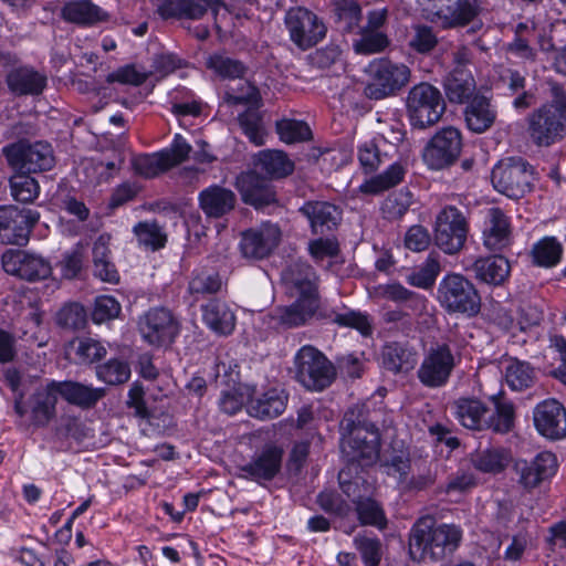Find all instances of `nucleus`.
<instances>
[{"label": "nucleus", "instance_id": "nucleus-43", "mask_svg": "<svg viewBox=\"0 0 566 566\" xmlns=\"http://www.w3.org/2000/svg\"><path fill=\"white\" fill-rule=\"evenodd\" d=\"M258 166L272 178H282L293 172L294 164L281 150H263L258 156Z\"/></svg>", "mask_w": 566, "mask_h": 566}, {"label": "nucleus", "instance_id": "nucleus-22", "mask_svg": "<svg viewBox=\"0 0 566 566\" xmlns=\"http://www.w3.org/2000/svg\"><path fill=\"white\" fill-rule=\"evenodd\" d=\"M283 454L281 447L266 444L240 467L241 476L259 484L273 480L281 471Z\"/></svg>", "mask_w": 566, "mask_h": 566}, {"label": "nucleus", "instance_id": "nucleus-39", "mask_svg": "<svg viewBox=\"0 0 566 566\" xmlns=\"http://www.w3.org/2000/svg\"><path fill=\"white\" fill-rule=\"evenodd\" d=\"M406 167L401 163H394L379 175L365 180L358 191L365 195H378L399 185L406 175Z\"/></svg>", "mask_w": 566, "mask_h": 566}, {"label": "nucleus", "instance_id": "nucleus-54", "mask_svg": "<svg viewBox=\"0 0 566 566\" xmlns=\"http://www.w3.org/2000/svg\"><path fill=\"white\" fill-rule=\"evenodd\" d=\"M532 255L537 265L551 268L559 262L562 245L555 238H544L534 244Z\"/></svg>", "mask_w": 566, "mask_h": 566}, {"label": "nucleus", "instance_id": "nucleus-14", "mask_svg": "<svg viewBox=\"0 0 566 566\" xmlns=\"http://www.w3.org/2000/svg\"><path fill=\"white\" fill-rule=\"evenodd\" d=\"M468 231L469 224L462 211L447 206L436 217L434 243L444 253L455 254L463 248Z\"/></svg>", "mask_w": 566, "mask_h": 566}, {"label": "nucleus", "instance_id": "nucleus-20", "mask_svg": "<svg viewBox=\"0 0 566 566\" xmlns=\"http://www.w3.org/2000/svg\"><path fill=\"white\" fill-rule=\"evenodd\" d=\"M1 262L8 274L30 282L45 280L52 273L51 263L45 258L23 250L6 251Z\"/></svg>", "mask_w": 566, "mask_h": 566}, {"label": "nucleus", "instance_id": "nucleus-50", "mask_svg": "<svg viewBox=\"0 0 566 566\" xmlns=\"http://www.w3.org/2000/svg\"><path fill=\"white\" fill-rule=\"evenodd\" d=\"M353 545L359 553L364 566H379L382 558V544L378 537L357 534Z\"/></svg>", "mask_w": 566, "mask_h": 566}, {"label": "nucleus", "instance_id": "nucleus-52", "mask_svg": "<svg viewBox=\"0 0 566 566\" xmlns=\"http://www.w3.org/2000/svg\"><path fill=\"white\" fill-rule=\"evenodd\" d=\"M388 45L389 39L384 32L366 29H360L359 38L353 42L355 52L365 55L380 53Z\"/></svg>", "mask_w": 566, "mask_h": 566}, {"label": "nucleus", "instance_id": "nucleus-53", "mask_svg": "<svg viewBox=\"0 0 566 566\" xmlns=\"http://www.w3.org/2000/svg\"><path fill=\"white\" fill-rule=\"evenodd\" d=\"M495 406L494 415L489 419V428L499 433H506L513 428L514 407L510 401L503 400L501 397L493 395L491 397Z\"/></svg>", "mask_w": 566, "mask_h": 566}, {"label": "nucleus", "instance_id": "nucleus-5", "mask_svg": "<svg viewBox=\"0 0 566 566\" xmlns=\"http://www.w3.org/2000/svg\"><path fill=\"white\" fill-rule=\"evenodd\" d=\"M366 72L368 82L364 93L370 99H382L395 95L409 83L411 76V71L406 64L384 57L373 60Z\"/></svg>", "mask_w": 566, "mask_h": 566}, {"label": "nucleus", "instance_id": "nucleus-33", "mask_svg": "<svg viewBox=\"0 0 566 566\" xmlns=\"http://www.w3.org/2000/svg\"><path fill=\"white\" fill-rule=\"evenodd\" d=\"M496 109L491 101L482 95H475L464 109V119L470 130L481 134L488 130L496 119Z\"/></svg>", "mask_w": 566, "mask_h": 566}, {"label": "nucleus", "instance_id": "nucleus-63", "mask_svg": "<svg viewBox=\"0 0 566 566\" xmlns=\"http://www.w3.org/2000/svg\"><path fill=\"white\" fill-rule=\"evenodd\" d=\"M438 43V39L431 27L416 24L409 39V46L418 53L430 52Z\"/></svg>", "mask_w": 566, "mask_h": 566}, {"label": "nucleus", "instance_id": "nucleus-11", "mask_svg": "<svg viewBox=\"0 0 566 566\" xmlns=\"http://www.w3.org/2000/svg\"><path fill=\"white\" fill-rule=\"evenodd\" d=\"M407 111L412 126L426 128L439 122L446 111V103L436 86L420 83L408 93Z\"/></svg>", "mask_w": 566, "mask_h": 566}, {"label": "nucleus", "instance_id": "nucleus-8", "mask_svg": "<svg viewBox=\"0 0 566 566\" xmlns=\"http://www.w3.org/2000/svg\"><path fill=\"white\" fill-rule=\"evenodd\" d=\"M533 175V167L525 159L510 157L493 167L491 181L497 192L518 199L531 191Z\"/></svg>", "mask_w": 566, "mask_h": 566}, {"label": "nucleus", "instance_id": "nucleus-16", "mask_svg": "<svg viewBox=\"0 0 566 566\" xmlns=\"http://www.w3.org/2000/svg\"><path fill=\"white\" fill-rule=\"evenodd\" d=\"M39 219L40 213L34 209L0 206V242L24 245Z\"/></svg>", "mask_w": 566, "mask_h": 566}, {"label": "nucleus", "instance_id": "nucleus-25", "mask_svg": "<svg viewBox=\"0 0 566 566\" xmlns=\"http://www.w3.org/2000/svg\"><path fill=\"white\" fill-rule=\"evenodd\" d=\"M219 0H164L158 7V13L164 19H200L209 9L218 14Z\"/></svg>", "mask_w": 566, "mask_h": 566}, {"label": "nucleus", "instance_id": "nucleus-31", "mask_svg": "<svg viewBox=\"0 0 566 566\" xmlns=\"http://www.w3.org/2000/svg\"><path fill=\"white\" fill-rule=\"evenodd\" d=\"M237 186L243 201L255 208H262L275 201V193L270 185L254 172L239 176Z\"/></svg>", "mask_w": 566, "mask_h": 566}, {"label": "nucleus", "instance_id": "nucleus-23", "mask_svg": "<svg viewBox=\"0 0 566 566\" xmlns=\"http://www.w3.org/2000/svg\"><path fill=\"white\" fill-rule=\"evenodd\" d=\"M533 420L541 436L549 440L566 437V409L556 399H546L537 403L533 411Z\"/></svg>", "mask_w": 566, "mask_h": 566}, {"label": "nucleus", "instance_id": "nucleus-49", "mask_svg": "<svg viewBox=\"0 0 566 566\" xmlns=\"http://www.w3.org/2000/svg\"><path fill=\"white\" fill-rule=\"evenodd\" d=\"M357 159L360 169L365 174H371L387 161V154L380 150L375 139H371L358 145Z\"/></svg>", "mask_w": 566, "mask_h": 566}, {"label": "nucleus", "instance_id": "nucleus-37", "mask_svg": "<svg viewBox=\"0 0 566 566\" xmlns=\"http://www.w3.org/2000/svg\"><path fill=\"white\" fill-rule=\"evenodd\" d=\"M315 315L317 318L329 321L339 326L355 328L364 336H368L373 332L368 315L360 312L348 308H345L343 312H338L334 308L321 306V303L318 302V310Z\"/></svg>", "mask_w": 566, "mask_h": 566}, {"label": "nucleus", "instance_id": "nucleus-57", "mask_svg": "<svg viewBox=\"0 0 566 566\" xmlns=\"http://www.w3.org/2000/svg\"><path fill=\"white\" fill-rule=\"evenodd\" d=\"M65 188L66 185L64 182L59 184L57 191L54 195L57 206L69 214L75 217L78 222L87 221L91 214L88 207L75 196L64 193Z\"/></svg>", "mask_w": 566, "mask_h": 566}, {"label": "nucleus", "instance_id": "nucleus-38", "mask_svg": "<svg viewBox=\"0 0 566 566\" xmlns=\"http://www.w3.org/2000/svg\"><path fill=\"white\" fill-rule=\"evenodd\" d=\"M510 222L500 208L488 211V227L484 230V244L490 250H501L510 242Z\"/></svg>", "mask_w": 566, "mask_h": 566}, {"label": "nucleus", "instance_id": "nucleus-28", "mask_svg": "<svg viewBox=\"0 0 566 566\" xmlns=\"http://www.w3.org/2000/svg\"><path fill=\"white\" fill-rule=\"evenodd\" d=\"M300 211L307 218L315 234L336 228L342 219L338 207L326 201H307Z\"/></svg>", "mask_w": 566, "mask_h": 566}, {"label": "nucleus", "instance_id": "nucleus-58", "mask_svg": "<svg viewBox=\"0 0 566 566\" xmlns=\"http://www.w3.org/2000/svg\"><path fill=\"white\" fill-rule=\"evenodd\" d=\"M138 243L153 251L165 247L166 235L161 228L154 222H139L134 227Z\"/></svg>", "mask_w": 566, "mask_h": 566}, {"label": "nucleus", "instance_id": "nucleus-6", "mask_svg": "<svg viewBox=\"0 0 566 566\" xmlns=\"http://www.w3.org/2000/svg\"><path fill=\"white\" fill-rule=\"evenodd\" d=\"M295 378L307 390L322 391L336 378L333 363L311 345L301 347L294 357Z\"/></svg>", "mask_w": 566, "mask_h": 566}, {"label": "nucleus", "instance_id": "nucleus-3", "mask_svg": "<svg viewBox=\"0 0 566 566\" xmlns=\"http://www.w3.org/2000/svg\"><path fill=\"white\" fill-rule=\"evenodd\" d=\"M462 541V530L454 524H440L430 516H422L409 534V554L413 560L440 562L452 555Z\"/></svg>", "mask_w": 566, "mask_h": 566}, {"label": "nucleus", "instance_id": "nucleus-27", "mask_svg": "<svg viewBox=\"0 0 566 566\" xmlns=\"http://www.w3.org/2000/svg\"><path fill=\"white\" fill-rule=\"evenodd\" d=\"M380 358L382 367L392 374H407L417 365V352L408 343H386Z\"/></svg>", "mask_w": 566, "mask_h": 566}, {"label": "nucleus", "instance_id": "nucleus-61", "mask_svg": "<svg viewBox=\"0 0 566 566\" xmlns=\"http://www.w3.org/2000/svg\"><path fill=\"white\" fill-rule=\"evenodd\" d=\"M412 196L409 191L395 192L386 198L381 206L384 216L389 220L401 218L410 208Z\"/></svg>", "mask_w": 566, "mask_h": 566}, {"label": "nucleus", "instance_id": "nucleus-35", "mask_svg": "<svg viewBox=\"0 0 566 566\" xmlns=\"http://www.w3.org/2000/svg\"><path fill=\"white\" fill-rule=\"evenodd\" d=\"M202 319L205 324L219 335H229L235 327L233 311L219 300H212L202 305Z\"/></svg>", "mask_w": 566, "mask_h": 566}, {"label": "nucleus", "instance_id": "nucleus-48", "mask_svg": "<svg viewBox=\"0 0 566 566\" xmlns=\"http://www.w3.org/2000/svg\"><path fill=\"white\" fill-rule=\"evenodd\" d=\"M441 271L439 256L430 253L426 261L407 277L410 285L420 289H430Z\"/></svg>", "mask_w": 566, "mask_h": 566}, {"label": "nucleus", "instance_id": "nucleus-15", "mask_svg": "<svg viewBox=\"0 0 566 566\" xmlns=\"http://www.w3.org/2000/svg\"><path fill=\"white\" fill-rule=\"evenodd\" d=\"M462 149V136L458 128L448 126L438 130L426 145L422 158L432 170L447 168L455 163Z\"/></svg>", "mask_w": 566, "mask_h": 566}, {"label": "nucleus", "instance_id": "nucleus-41", "mask_svg": "<svg viewBox=\"0 0 566 566\" xmlns=\"http://www.w3.org/2000/svg\"><path fill=\"white\" fill-rule=\"evenodd\" d=\"M510 452L504 448H486L471 454L472 465L480 472L496 474L510 462Z\"/></svg>", "mask_w": 566, "mask_h": 566}, {"label": "nucleus", "instance_id": "nucleus-51", "mask_svg": "<svg viewBox=\"0 0 566 566\" xmlns=\"http://www.w3.org/2000/svg\"><path fill=\"white\" fill-rule=\"evenodd\" d=\"M10 189L13 199L22 203H31L40 195L38 181L24 172H18L10 178Z\"/></svg>", "mask_w": 566, "mask_h": 566}, {"label": "nucleus", "instance_id": "nucleus-13", "mask_svg": "<svg viewBox=\"0 0 566 566\" xmlns=\"http://www.w3.org/2000/svg\"><path fill=\"white\" fill-rule=\"evenodd\" d=\"M485 11L482 0H457L437 10H428V19L443 29L469 27V32L476 33L483 27L481 19Z\"/></svg>", "mask_w": 566, "mask_h": 566}, {"label": "nucleus", "instance_id": "nucleus-26", "mask_svg": "<svg viewBox=\"0 0 566 566\" xmlns=\"http://www.w3.org/2000/svg\"><path fill=\"white\" fill-rule=\"evenodd\" d=\"M199 207L208 218H221L233 210L235 193L226 187L212 185L198 195Z\"/></svg>", "mask_w": 566, "mask_h": 566}, {"label": "nucleus", "instance_id": "nucleus-24", "mask_svg": "<svg viewBox=\"0 0 566 566\" xmlns=\"http://www.w3.org/2000/svg\"><path fill=\"white\" fill-rule=\"evenodd\" d=\"M558 461L551 451L539 452L531 462L518 464L520 483L528 490L551 480L557 472Z\"/></svg>", "mask_w": 566, "mask_h": 566}, {"label": "nucleus", "instance_id": "nucleus-56", "mask_svg": "<svg viewBox=\"0 0 566 566\" xmlns=\"http://www.w3.org/2000/svg\"><path fill=\"white\" fill-rule=\"evenodd\" d=\"M276 133L286 144H295L311 139L310 126L303 120L282 119L276 123Z\"/></svg>", "mask_w": 566, "mask_h": 566}, {"label": "nucleus", "instance_id": "nucleus-60", "mask_svg": "<svg viewBox=\"0 0 566 566\" xmlns=\"http://www.w3.org/2000/svg\"><path fill=\"white\" fill-rule=\"evenodd\" d=\"M149 78H151V72H148V69L137 64L124 65L108 75V82H118L134 86H139Z\"/></svg>", "mask_w": 566, "mask_h": 566}, {"label": "nucleus", "instance_id": "nucleus-17", "mask_svg": "<svg viewBox=\"0 0 566 566\" xmlns=\"http://www.w3.org/2000/svg\"><path fill=\"white\" fill-rule=\"evenodd\" d=\"M191 146L181 135L177 134L169 148L138 156L134 160V166L139 175L151 178L181 164L188 158Z\"/></svg>", "mask_w": 566, "mask_h": 566}, {"label": "nucleus", "instance_id": "nucleus-45", "mask_svg": "<svg viewBox=\"0 0 566 566\" xmlns=\"http://www.w3.org/2000/svg\"><path fill=\"white\" fill-rule=\"evenodd\" d=\"M87 311L78 302H67L55 314L56 325L67 332H78L87 324Z\"/></svg>", "mask_w": 566, "mask_h": 566}, {"label": "nucleus", "instance_id": "nucleus-59", "mask_svg": "<svg viewBox=\"0 0 566 566\" xmlns=\"http://www.w3.org/2000/svg\"><path fill=\"white\" fill-rule=\"evenodd\" d=\"M207 66L222 78H241L245 72L244 65L229 56L213 54L207 61Z\"/></svg>", "mask_w": 566, "mask_h": 566}, {"label": "nucleus", "instance_id": "nucleus-47", "mask_svg": "<svg viewBox=\"0 0 566 566\" xmlns=\"http://www.w3.org/2000/svg\"><path fill=\"white\" fill-rule=\"evenodd\" d=\"M222 280L216 271L195 270L188 284V291L192 295L214 294L221 290Z\"/></svg>", "mask_w": 566, "mask_h": 566}, {"label": "nucleus", "instance_id": "nucleus-36", "mask_svg": "<svg viewBox=\"0 0 566 566\" xmlns=\"http://www.w3.org/2000/svg\"><path fill=\"white\" fill-rule=\"evenodd\" d=\"M287 394L277 388H271L260 397L251 399L249 413L259 419H271L280 416L286 408Z\"/></svg>", "mask_w": 566, "mask_h": 566}, {"label": "nucleus", "instance_id": "nucleus-1", "mask_svg": "<svg viewBox=\"0 0 566 566\" xmlns=\"http://www.w3.org/2000/svg\"><path fill=\"white\" fill-rule=\"evenodd\" d=\"M340 429L343 431L342 452L349 462L368 467L379 459L384 473L394 478L398 488L401 486L411 469L407 450H392L379 458L380 436L377 428L371 423L356 421L354 411L345 413Z\"/></svg>", "mask_w": 566, "mask_h": 566}, {"label": "nucleus", "instance_id": "nucleus-4", "mask_svg": "<svg viewBox=\"0 0 566 566\" xmlns=\"http://www.w3.org/2000/svg\"><path fill=\"white\" fill-rule=\"evenodd\" d=\"M553 99L530 114L528 135L539 147H548L563 139L566 134V94L553 87Z\"/></svg>", "mask_w": 566, "mask_h": 566}, {"label": "nucleus", "instance_id": "nucleus-2", "mask_svg": "<svg viewBox=\"0 0 566 566\" xmlns=\"http://www.w3.org/2000/svg\"><path fill=\"white\" fill-rule=\"evenodd\" d=\"M283 279L296 300L289 306L275 308L273 318L285 328L302 326L318 310V277L310 264L296 262L287 268Z\"/></svg>", "mask_w": 566, "mask_h": 566}, {"label": "nucleus", "instance_id": "nucleus-19", "mask_svg": "<svg viewBox=\"0 0 566 566\" xmlns=\"http://www.w3.org/2000/svg\"><path fill=\"white\" fill-rule=\"evenodd\" d=\"M291 40L302 50L317 44L326 34L325 24L305 8H292L285 17Z\"/></svg>", "mask_w": 566, "mask_h": 566}, {"label": "nucleus", "instance_id": "nucleus-46", "mask_svg": "<svg viewBox=\"0 0 566 566\" xmlns=\"http://www.w3.org/2000/svg\"><path fill=\"white\" fill-rule=\"evenodd\" d=\"M238 122L242 133L255 146L265 144L266 132L262 122V116L258 109L249 108L238 116Z\"/></svg>", "mask_w": 566, "mask_h": 566}, {"label": "nucleus", "instance_id": "nucleus-10", "mask_svg": "<svg viewBox=\"0 0 566 566\" xmlns=\"http://www.w3.org/2000/svg\"><path fill=\"white\" fill-rule=\"evenodd\" d=\"M438 300L449 313L475 315L480 310V296L475 286L461 274H447L439 283Z\"/></svg>", "mask_w": 566, "mask_h": 566}, {"label": "nucleus", "instance_id": "nucleus-7", "mask_svg": "<svg viewBox=\"0 0 566 566\" xmlns=\"http://www.w3.org/2000/svg\"><path fill=\"white\" fill-rule=\"evenodd\" d=\"M8 165L17 172L38 174L53 168L55 157L52 146L46 142L31 143L21 139L2 148Z\"/></svg>", "mask_w": 566, "mask_h": 566}, {"label": "nucleus", "instance_id": "nucleus-62", "mask_svg": "<svg viewBox=\"0 0 566 566\" xmlns=\"http://www.w3.org/2000/svg\"><path fill=\"white\" fill-rule=\"evenodd\" d=\"M84 264V245L78 242L74 248L63 254L61 261L62 276L67 280L77 277Z\"/></svg>", "mask_w": 566, "mask_h": 566}, {"label": "nucleus", "instance_id": "nucleus-29", "mask_svg": "<svg viewBox=\"0 0 566 566\" xmlns=\"http://www.w3.org/2000/svg\"><path fill=\"white\" fill-rule=\"evenodd\" d=\"M51 388L55 390L57 396H61L69 403L83 409L93 407L104 396V389L102 388H93L72 380H52Z\"/></svg>", "mask_w": 566, "mask_h": 566}, {"label": "nucleus", "instance_id": "nucleus-18", "mask_svg": "<svg viewBox=\"0 0 566 566\" xmlns=\"http://www.w3.org/2000/svg\"><path fill=\"white\" fill-rule=\"evenodd\" d=\"M18 59L9 52L0 53V65L12 66L6 75L9 91L17 96L40 95L46 86L48 78L32 66H15Z\"/></svg>", "mask_w": 566, "mask_h": 566}, {"label": "nucleus", "instance_id": "nucleus-42", "mask_svg": "<svg viewBox=\"0 0 566 566\" xmlns=\"http://www.w3.org/2000/svg\"><path fill=\"white\" fill-rule=\"evenodd\" d=\"M57 395L51 388V382L45 388L38 390L33 396L32 421L35 426H46L55 416Z\"/></svg>", "mask_w": 566, "mask_h": 566}, {"label": "nucleus", "instance_id": "nucleus-34", "mask_svg": "<svg viewBox=\"0 0 566 566\" xmlns=\"http://www.w3.org/2000/svg\"><path fill=\"white\" fill-rule=\"evenodd\" d=\"M488 408L478 399L460 398L453 405V415L467 429L481 431L489 428Z\"/></svg>", "mask_w": 566, "mask_h": 566}, {"label": "nucleus", "instance_id": "nucleus-21", "mask_svg": "<svg viewBox=\"0 0 566 566\" xmlns=\"http://www.w3.org/2000/svg\"><path fill=\"white\" fill-rule=\"evenodd\" d=\"M281 229L272 222H263L242 232L239 249L244 259L263 260L279 245Z\"/></svg>", "mask_w": 566, "mask_h": 566}, {"label": "nucleus", "instance_id": "nucleus-55", "mask_svg": "<svg viewBox=\"0 0 566 566\" xmlns=\"http://www.w3.org/2000/svg\"><path fill=\"white\" fill-rule=\"evenodd\" d=\"M358 520L363 525L375 526L378 530L387 527V517L381 505L373 500L370 495L356 505Z\"/></svg>", "mask_w": 566, "mask_h": 566}, {"label": "nucleus", "instance_id": "nucleus-9", "mask_svg": "<svg viewBox=\"0 0 566 566\" xmlns=\"http://www.w3.org/2000/svg\"><path fill=\"white\" fill-rule=\"evenodd\" d=\"M180 329L178 318L166 307H151L137 319L142 340L155 348L169 347L179 336Z\"/></svg>", "mask_w": 566, "mask_h": 566}, {"label": "nucleus", "instance_id": "nucleus-64", "mask_svg": "<svg viewBox=\"0 0 566 566\" xmlns=\"http://www.w3.org/2000/svg\"><path fill=\"white\" fill-rule=\"evenodd\" d=\"M181 66V60L174 53L163 52L154 55L151 62V78L160 80Z\"/></svg>", "mask_w": 566, "mask_h": 566}, {"label": "nucleus", "instance_id": "nucleus-44", "mask_svg": "<svg viewBox=\"0 0 566 566\" xmlns=\"http://www.w3.org/2000/svg\"><path fill=\"white\" fill-rule=\"evenodd\" d=\"M505 380L512 390L522 391L533 386L535 370L530 363L510 358L505 366Z\"/></svg>", "mask_w": 566, "mask_h": 566}, {"label": "nucleus", "instance_id": "nucleus-12", "mask_svg": "<svg viewBox=\"0 0 566 566\" xmlns=\"http://www.w3.org/2000/svg\"><path fill=\"white\" fill-rule=\"evenodd\" d=\"M460 361L450 343H437L429 347L417 370L419 381L428 388H440L448 384Z\"/></svg>", "mask_w": 566, "mask_h": 566}, {"label": "nucleus", "instance_id": "nucleus-32", "mask_svg": "<svg viewBox=\"0 0 566 566\" xmlns=\"http://www.w3.org/2000/svg\"><path fill=\"white\" fill-rule=\"evenodd\" d=\"M471 271L480 282L497 286L507 280L511 265L502 255H489L476 259L471 265Z\"/></svg>", "mask_w": 566, "mask_h": 566}, {"label": "nucleus", "instance_id": "nucleus-30", "mask_svg": "<svg viewBox=\"0 0 566 566\" xmlns=\"http://www.w3.org/2000/svg\"><path fill=\"white\" fill-rule=\"evenodd\" d=\"M443 90L452 104H464L475 95L476 83L468 69H453L443 80Z\"/></svg>", "mask_w": 566, "mask_h": 566}, {"label": "nucleus", "instance_id": "nucleus-40", "mask_svg": "<svg viewBox=\"0 0 566 566\" xmlns=\"http://www.w3.org/2000/svg\"><path fill=\"white\" fill-rule=\"evenodd\" d=\"M61 15L71 23L93 25L102 20V9L91 0H73L62 7Z\"/></svg>", "mask_w": 566, "mask_h": 566}]
</instances>
